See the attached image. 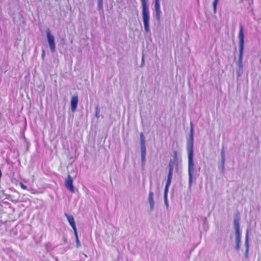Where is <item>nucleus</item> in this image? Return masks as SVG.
Listing matches in <instances>:
<instances>
[{
	"label": "nucleus",
	"mask_w": 261,
	"mask_h": 261,
	"mask_svg": "<svg viewBox=\"0 0 261 261\" xmlns=\"http://www.w3.org/2000/svg\"><path fill=\"white\" fill-rule=\"evenodd\" d=\"M234 227L235 232L240 231V219L239 217L234 219Z\"/></svg>",
	"instance_id": "nucleus-12"
},
{
	"label": "nucleus",
	"mask_w": 261,
	"mask_h": 261,
	"mask_svg": "<svg viewBox=\"0 0 261 261\" xmlns=\"http://www.w3.org/2000/svg\"><path fill=\"white\" fill-rule=\"evenodd\" d=\"M66 216L67 219L70 225H71V226L72 227V228L74 231V234H76L77 230H76V226H75V222H74V220L73 216L72 215H69L67 214H66Z\"/></svg>",
	"instance_id": "nucleus-7"
},
{
	"label": "nucleus",
	"mask_w": 261,
	"mask_h": 261,
	"mask_svg": "<svg viewBox=\"0 0 261 261\" xmlns=\"http://www.w3.org/2000/svg\"><path fill=\"white\" fill-rule=\"evenodd\" d=\"M78 102L77 96H72L71 100V108L72 112H75L77 108Z\"/></svg>",
	"instance_id": "nucleus-8"
},
{
	"label": "nucleus",
	"mask_w": 261,
	"mask_h": 261,
	"mask_svg": "<svg viewBox=\"0 0 261 261\" xmlns=\"http://www.w3.org/2000/svg\"><path fill=\"white\" fill-rule=\"evenodd\" d=\"M155 9L156 14L159 15L160 13H161L159 0H155Z\"/></svg>",
	"instance_id": "nucleus-14"
},
{
	"label": "nucleus",
	"mask_w": 261,
	"mask_h": 261,
	"mask_svg": "<svg viewBox=\"0 0 261 261\" xmlns=\"http://www.w3.org/2000/svg\"><path fill=\"white\" fill-rule=\"evenodd\" d=\"M75 238H76V245H77V246L79 247L80 246L81 244H80V241L78 238L77 232H76V234H75Z\"/></svg>",
	"instance_id": "nucleus-17"
},
{
	"label": "nucleus",
	"mask_w": 261,
	"mask_h": 261,
	"mask_svg": "<svg viewBox=\"0 0 261 261\" xmlns=\"http://www.w3.org/2000/svg\"><path fill=\"white\" fill-rule=\"evenodd\" d=\"M19 185L21 189H22L23 190H27V187L25 185H24V184H23L22 182H20L19 184Z\"/></svg>",
	"instance_id": "nucleus-18"
},
{
	"label": "nucleus",
	"mask_w": 261,
	"mask_h": 261,
	"mask_svg": "<svg viewBox=\"0 0 261 261\" xmlns=\"http://www.w3.org/2000/svg\"><path fill=\"white\" fill-rule=\"evenodd\" d=\"M188 172L189 175V181L192 182L193 174L194 172V162H193V137L191 136V142H189L188 146Z\"/></svg>",
	"instance_id": "nucleus-1"
},
{
	"label": "nucleus",
	"mask_w": 261,
	"mask_h": 261,
	"mask_svg": "<svg viewBox=\"0 0 261 261\" xmlns=\"http://www.w3.org/2000/svg\"><path fill=\"white\" fill-rule=\"evenodd\" d=\"M239 59L240 61L242 60L243 58V49H244V33H243V26L242 24L240 25V31H239Z\"/></svg>",
	"instance_id": "nucleus-3"
},
{
	"label": "nucleus",
	"mask_w": 261,
	"mask_h": 261,
	"mask_svg": "<svg viewBox=\"0 0 261 261\" xmlns=\"http://www.w3.org/2000/svg\"><path fill=\"white\" fill-rule=\"evenodd\" d=\"M46 36L50 49L52 52H54L56 50L55 38L48 29L46 31Z\"/></svg>",
	"instance_id": "nucleus-4"
},
{
	"label": "nucleus",
	"mask_w": 261,
	"mask_h": 261,
	"mask_svg": "<svg viewBox=\"0 0 261 261\" xmlns=\"http://www.w3.org/2000/svg\"><path fill=\"white\" fill-rule=\"evenodd\" d=\"M142 6V15L144 25V29L146 32L149 31V11L147 6V0H141Z\"/></svg>",
	"instance_id": "nucleus-2"
},
{
	"label": "nucleus",
	"mask_w": 261,
	"mask_h": 261,
	"mask_svg": "<svg viewBox=\"0 0 261 261\" xmlns=\"http://www.w3.org/2000/svg\"><path fill=\"white\" fill-rule=\"evenodd\" d=\"M218 0H214L213 2V8L214 11H216V7L218 3Z\"/></svg>",
	"instance_id": "nucleus-16"
},
{
	"label": "nucleus",
	"mask_w": 261,
	"mask_h": 261,
	"mask_svg": "<svg viewBox=\"0 0 261 261\" xmlns=\"http://www.w3.org/2000/svg\"><path fill=\"white\" fill-rule=\"evenodd\" d=\"M73 179L72 177L68 175L65 182V186L66 188L72 193H75L74 188L73 185Z\"/></svg>",
	"instance_id": "nucleus-5"
},
{
	"label": "nucleus",
	"mask_w": 261,
	"mask_h": 261,
	"mask_svg": "<svg viewBox=\"0 0 261 261\" xmlns=\"http://www.w3.org/2000/svg\"><path fill=\"white\" fill-rule=\"evenodd\" d=\"M141 151L142 161L143 162H144L145 161L146 147L145 145V140L143 133L141 134Z\"/></svg>",
	"instance_id": "nucleus-6"
},
{
	"label": "nucleus",
	"mask_w": 261,
	"mask_h": 261,
	"mask_svg": "<svg viewBox=\"0 0 261 261\" xmlns=\"http://www.w3.org/2000/svg\"><path fill=\"white\" fill-rule=\"evenodd\" d=\"M44 55H45V54H44V51H43V53H42V58H44Z\"/></svg>",
	"instance_id": "nucleus-19"
},
{
	"label": "nucleus",
	"mask_w": 261,
	"mask_h": 261,
	"mask_svg": "<svg viewBox=\"0 0 261 261\" xmlns=\"http://www.w3.org/2000/svg\"><path fill=\"white\" fill-rule=\"evenodd\" d=\"M236 249L239 250L240 249V244L241 242V233L240 231H236Z\"/></svg>",
	"instance_id": "nucleus-9"
},
{
	"label": "nucleus",
	"mask_w": 261,
	"mask_h": 261,
	"mask_svg": "<svg viewBox=\"0 0 261 261\" xmlns=\"http://www.w3.org/2000/svg\"><path fill=\"white\" fill-rule=\"evenodd\" d=\"M149 202L151 207V208H153L154 205V200H153V193L152 191L149 192V197H148Z\"/></svg>",
	"instance_id": "nucleus-11"
},
{
	"label": "nucleus",
	"mask_w": 261,
	"mask_h": 261,
	"mask_svg": "<svg viewBox=\"0 0 261 261\" xmlns=\"http://www.w3.org/2000/svg\"><path fill=\"white\" fill-rule=\"evenodd\" d=\"M173 170V161L172 160H170L169 163V172H168V175L167 178L172 179Z\"/></svg>",
	"instance_id": "nucleus-10"
},
{
	"label": "nucleus",
	"mask_w": 261,
	"mask_h": 261,
	"mask_svg": "<svg viewBox=\"0 0 261 261\" xmlns=\"http://www.w3.org/2000/svg\"><path fill=\"white\" fill-rule=\"evenodd\" d=\"M174 155L175 156H176V155H177V152L176 151H174Z\"/></svg>",
	"instance_id": "nucleus-20"
},
{
	"label": "nucleus",
	"mask_w": 261,
	"mask_h": 261,
	"mask_svg": "<svg viewBox=\"0 0 261 261\" xmlns=\"http://www.w3.org/2000/svg\"><path fill=\"white\" fill-rule=\"evenodd\" d=\"M245 245H246V257H247L248 252L249 250V241H248V232L246 234V240H245Z\"/></svg>",
	"instance_id": "nucleus-15"
},
{
	"label": "nucleus",
	"mask_w": 261,
	"mask_h": 261,
	"mask_svg": "<svg viewBox=\"0 0 261 261\" xmlns=\"http://www.w3.org/2000/svg\"><path fill=\"white\" fill-rule=\"evenodd\" d=\"M171 179H172L171 178H167V180L166 187L165 188V194L164 195H165V198H166V197H167L168 188L171 184Z\"/></svg>",
	"instance_id": "nucleus-13"
}]
</instances>
